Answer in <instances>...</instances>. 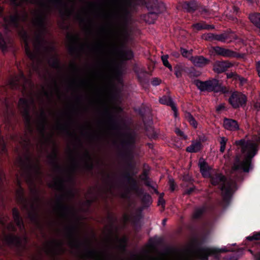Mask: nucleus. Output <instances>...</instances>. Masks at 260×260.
<instances>
[{
    "label": "nucleus",
    "instance_id": "1",
    "mask_svg": "<svg viewBox=\"0 0 260 260\" xmlns=\"http://www.w3.org/2000/svg\"><path fill=\"white\" fill-rule=\"evenodd\" d=\"M235 145L238 148L241 149L242 154H245V156L242 160L241 154L236 155L232 167L231 180L226 181V178L221 174H211L208 177L210 179L212 185L221 184L220 189L224 207H228L231 203L234 190L237 186L236 182L242 181L244 179L243 173H248L253 168L252 159L257 154L260 146V132L253 135L252 140L241 139L236 141Z\"/></svg>",
    "mask_w": 260,
    "mask_h": 260
},
{
    "label": "nucleus",
    "instance_id": "2",
    "mask_svg": "<svg viewBox=\"0 0 260 260\" xmlns=\"http://www.w3.org/2000/svg\"><path fill=\"white\" fill-rule=\"evenodd\" d=\"M47 14L43 11H39L32 22L34 25L38 29L35 34L34 43L36 51H32L30 48L29 45V36L28 32L23 28L19 32V35L24 43L25 53L28 58L32 62L39 58V54L41 53L42 48L47 53L49 52L48 48L44 46L45 43L44 35L47 32Z\"/></svg>",
    "mask_w": 260,
    "mask_h": 260
},
{
    "label": "nucleus",
    "instance_id": "3",
    "mask_svg": "<svg viewBox=\"0 0 260 260\" xmlns=\"http://www.w3.org/2000/svg\"><path fill=\"white\" fill-rule=\"evenodd\" d=\"M67 236L69 239V245L73 248L79 250L84 245L86 247V256L91 258H95L99 253L94 249L89 248V243L83 242L78 237V227L76 224H72L66 227Z\"/></svg>",
    "mask_w": 260,
    "mask_h": 260
},
{
    "label": "nucleus",
    "instance_id": "4",
    "mask_svg": "<svg viewBox=\"0 0 260 260\" xmlns=\"http://www.w3.org/2000/svg\"><path fill=\"white\" fill-rule=\"evenodd\" d=\"M207 242V237L203 236L200 240L194 238L192 243L196 248L198 257L201 260H208L210 256H213L215 259H219L221 253L229 251L226 247L219 248L217 247H202V245Z\"/></svg>",
    "mask_w": 260,
    "mask_h": 260
},
{
    "label": "nucleus",
    "instance_id": "5",
    "mask_svg": "<svg viewBox=\"0 0 260 260\" xmlns=\"http://www.w3.org/2000/svg\"><path fill=\"white\" fill-rule=\"evenodd\" d=\"M11 5L14 7L15 13L4 17L5 23V29L7 31H11V28L19 29L20 27V21L25 22L28 18L27 14L25 12L24 15L21 16L18 12L17 8L22 7L23 1L20 0H10Z\"/></svg>",
    "mask_w": 260,
    "mask_h": 260
},
{
    "label": "nucleus",
    "instance_id": "6",
    "mask_svg": "<svg viewBox=\"0 0 260 260\" xmlns=\"http://www.w3.org/2000/svg\"><path fill=\"white\" fill-rule=\"evenodd\" d=\"M193 84L201 92H221L223 93L229 92L226 87L222 86L219 80L215 78H211L204 81L196 79L193 81Z\"/></svg>",
    "mask_w": 260,
    "mask_h": 260
},
{
    "label": "nucleus",
    "instance_id": "7",
    "mask_svg": "<svg viewBox=\"0 0 260 260\" xmlns=\"http://www.w3.org/2000/svg\"><path fill=\"white\" fill-rule=\"evenodd\" d=\"M143 5L145 6L148 13L145 15L144 19L148 23H154L158 15L165 9L164 4L160 0H143Z\"/></svg>",
    "mask_w": 260,
    "mask_h": 260
},
{
    "label": "nucleus",
    "instance_id": "8",
    "mask_svg": "<svg viewBox=\"0 0 260 260\" xmlns=\"http://www.w3.org/2000/svg\"><path fill=\"white\" fill-rule=\"evenodd\" d=\"M18 162L26 177L30 181H32L34 173L37 175L41 173V167L39 162H37V163L34 164L31 157L28 155L25 156V159L19 157L18 159Z\"/></svg>",
    "mask_w": 260,
    "mask_h": 260
},
{
    "label": "nucleus",
    "instance_id": "9",
    "mask_svg": "<svg viewBox=\"0 0 260 260\" xmlns=\"http://www.w3.org/2000/svg\"><path fill=\"white\" fill-rule=\"evenodd\" d=\"M34 100L32 98L29 101L28 99L21 98L19 100L18 105L24 119L26 128L30 134L33 133L31 118L30 115V105L34 104Z\"/></svg>",
    "mask_w": 260,
    "mask_h": 260
},
{
    "label": "nucleus",
    "instance_id": "10",
    "mask_svg": "<svg viewBox=\"0 0 260 260\" xmlns=\"http://www.w3.org/2000/svg\"><path fill=\"white\" fill-rule=\"evenodd\" d=\"M126 139L122 140L121 145L123 151L119 153L120 156L125 159H131L133 158L131 148L135 143V137L129 133L125 134Z\"/></svg>",
    "mask_w": 260,
    "mask_h": 260
},
{
    "label": "nucleus",
    "instance_id": "11",
    "mask_svg": "<svg viewBox=\"0 0 260 260\" xmlns=\"http://www.w3.org/2000/svg\"><path fill=\"white\" fill-rule=\"evenodd\" d=\"M247 102V96L241 92L234 91L231 93L228 102L234 109L246 106Z\"/></svg>",
    "mask_w": 260,
    "mask_h": 260
},
{
    "label": "nucleus",
    "instance_id": "12",
    "mask_svg": "<svg viewBox=\"0 0 260 260\" xmlns=\"http://www.w3.org/2000/svg\"><path fill=\"white\" fill-rule=\"evenodd\" d=\"M67 38L72 43L69 47V52L72 55L77 54L80 51L84 49V46L82 45H77L80 43V38L78 35L69 34Z\"/></svg>",
    "mask_w": 260,
    "mask_h": 260
},
{
    "label": "nucleus",
    "instance_id": "13",
    "mask_svg": "<svg viewBox=\"0 0 260 260\" xmlns=\"http://www.w3.org/2000/svg\"><path fill=\"white\" fill-rule=\"evenodd\" d=\"M50 2L58 9L59 14L62 18L70 17L74 11V9H70L67 4L63 0H50Z\"/></svg>",
    "mask_w": 260,
    "mask_h": 260
},
{
    "label": "nucleus",
    "instance_id": "14",
    "mask_svg": "<svg viewBox=\"0 0 260 260\" xmlns=\"http://www.w3.org/2000/svg\"><path fill=\"white\" fill-rule=\"evenodd\" d=\"M65 195L59 196L57 200L56 207L61 212L63 216L68 217L70 215H75L73 208L64 202Z\"/></svg>",
    "mask_w": 260,
    "mask_h": 260
},
{
    "label": "nucleus",
    "instance_id": "15",
    "mask_svg": "<svg viewBox=\"0 0 260 260\" xmlns=\"http://www.w3.org/2000/svg\"><path fill=\"white\" fill-rule=\"evenodd\" d=\"M48 122L46 113L44 110H42L40 115V121L38 125V131L42 137L46 141H50L52 139V136L50 135L49 138L46 137V125Z\"/></svg>",
    "mask_w": 260,
    "mask_h": 260
},
{
    "label": "nucleus",
    "instance_id": "16",
    "mask_svg": "<svg viewBox=\"0 0 260 260\" xmlns=\"http://www.w3.org/2000/svg\"><path fill=\"white\" fill-rule=\"evenodd\" d=\"M213 50L216 54L223 56L224 57H241V54L239 53L222 47L215 46L213 47Z\"/></svg>",
    "mask_w": 260,
    "mask_h": 260
},
{
    "label": "nucleus",
    "instance_id": "17",
    "mask_svg": "<svg viewBox=\"0 0 260 260\" xmlns=\"http://www.w3.org/2000/svg\"><path fill=\"white\" fill-rule=\"evenodd\" d=\"M50 164L54 167L55 171L58 173H63L64 169L58 162V152L56 149H55L52 154L48 156Z\"/></svg>",
    "mask_w": 260,
    "mask_h": 260
},
{
    "label": "nucleus",
    "instance_id": "18",
    "mask_svg": "<svg viewBox=\"0 0 260 260\" xmlns=\"http://www.w3.org/2000/svg\"><path fill=\"white\" fill-rule=\"evenodd\" d=\"M233 64L228 60L216 61L213 64V70L218 74L226 71Z\"/></svg>",
    "mask_w": 260,
    "mask_h": 260
},
{
    "label": "nucleus",
    "instance_id": "19",
    "mask_svg": "<svg viewBox=\"0 0 260 260\" xmlns=\"http://www.w3.org/2000/svg\"><path fill=\"white\" fill-rule=\"evenodd\" d=\"M198 166L200 168V173L204 178H208L209 176H210L211 174L210 172L212 168L209 166L203 157H201L199 159Z\"/></svg>",
    "mask_w": 260,
    "mask_h": 260
},
{
    "label": "nucleus",
    "instance_id": "20",
    "mask_svg": "<svg viewBox=\"0 0 260 260\" xmlns=\"http://www.w3.org/2000/svg\"><path fill=\"white\" fill-rule=\"evenodd\" d=\"M223 127L229 131H237L239 129L238 121L234 119L224 117L223 119Z\"/></svg>",
    "mask_w": 260,
    "mask_h": 260
},
{
    "label": "nucleus",
    "instance_id": "21",
    "mask_svg": "<svg viewBox=\"0 0 260 260\" xmlns=\"http://www.w3.org/2000/svg\"><path fill=\"white\" fill-rule=\"evenodd\" d=\"M19 188L16 190L17 200L18 203L22 205L23 209L28 210V207L27 203V199L25 197L24 190L20 185V182L18 181Z\"/></svg>",
    "mask_w": 260,
    "mask_h": 260
},
{
    "label": "nucleus",
    "instance_id": "22",
    "mask_svg": "<svg viewBox=\"0 0 260 260\" xmlns=\"http://www.w3.org/2000/svg\"><path fill=\"white\" fill-rule=\"evenodd\" d=\"M182 7L187 12L193 13L199 8V3L196 0L186 1L183 3Z\"/></svg>",
    "mask_w": 260,
    "mask_h": 260
},
{
    "label": "nucleus",
    "instance_id": "23",
    "mask_svg": "<svg viewBox=\"0 0 260 260\" xmlns=\"http://www.w3.org/2000/svg\"><path fill=\"white\" fill-rule=\"evenodd\" d=\"M5 240L10 246L19 247L22 245V240L21 238L13 234L6 235L5 237Z\"/></svg>",
    "mask_w": 260,
    "mask_h": 260
},
{
    "label": "nucleus",
    "instance_id": "24",
    "mask_svg": "<svg viewBox=\"0 0 260 260\" xmlns=\"http://www.w3.org/2000/svg\"><path fill=\"white\" fill-rule=\"evenodd\" d=\"M190 60L194 66L199 68H203L210 63V60L203 56H192Z\"/></svg>",
    "mask_w": 260,
    "mask_h": 260
},
{
    "label": "nucleus",
    "instance_id": "25",
    "mask_svg": "<svg viewBox=\"0 0 260 260\" xmlns=\"http://www.w3.org/2000/svg\"><path fill=\"white\" fill-rule=\"evenodd\" d=\"M30 207L32 211L28 212V217L33 223L38 226H41L40 216L37 211V208L34 204L31 205Z\"/></svg>",
    "mask_w": 260,
    "mask_h": 260
},
{
    "label": "nucleus",
    "instance_id": "26",
    "mask_svg": "<svg viewBox=\"0 0 260 260\" xmlns=\"http://www.w3.org/2000/svg\"><path fill=\"white\" fill-rule=\"evenodd\" d=\"M104 113L108 117V121L111 126V128L113 129H119V125L117 119L108 108L106 107L105 108Z\"/></svg>",
    "mask_w": 260,
    "mask_h": 260
},
{
    "label": "nucleus",
    "instance_id": "27",
    "mask_svg": "<svg viewBox=\"0 0 260 260\" xmlns=\"http://www.w3.org/2000/svg\"><path fill=\"white\" fill-rule=\"evenodd\" d=\"M12 214L14 221L18 228L21 230H24L25 228L24 224L22 218L17 208H13Z\"/></svg>",
    "mask_w": 260,
    "mask_h": 260
},
{
    "label": "nucleus",
    "instance_id": "28",
    "mask_svg": "<svg viewBox=\"0 0 260 260\" xmlns=\"http://www.w3.org/2000/svg\"><path fill=\"white\" fill-rule=\"evenodd\" d=\"M138 197L141 198L142 205L144 207H149L152 203L151 196L148 193L144 192L143 189L139 190Z\"/></svg>",
    "mask_w": 260,
    "mask_h": 260
},
{
    "label": "nucleus",
    "instance_id": "29",
    "mask_svg": "<svg viewBox=\"0 0 260 260\" xmlns=\"http://www.w3.org/2000/svg\"><path fill=\"white\" fill-rule=\"evenodd\" d=\"M191 27L194 31H198L203 29H214L215 26L213 25L207 24L204 21H202L200 22L193 23L191 25Z\"/></svg>",
    "mask_w": 260,
    "mask_h": 260
},
{
    "label": "nucleus",
    "instance_id": "30",
    "mask_svg": "<svg viewBox=\"0 0 260 260\" xmlns=\"http://www.w3.org/2000/svg\"><path fill=\"white\" fill-rule=\"evenodd\" d=\"M203 145L200 141L191 142V144L186 148V151L189 153H197L202 150Z\"/></svg>",
    "mask_w": 260,
    "mask_h": 260
},
{
    "label": "nucleus",
    "instance_id": "31",
    "mask_svg": "<svg viewBox=\"0 0 260 260\" xmlns=\"http://www.w3.org/2000/svg\"><path fill=\"white\" fill-rule=\"evenodd\" d=\"M83 158L85 160V168L89 171H92L94 168V165L92 161V158L87 150L85 151L83 155Z\"/></svg>",
    "mask_w": 260,
    "mask_h": 260
},
{
    "label": "nucleus",
    "instance_id": "32",
    "mask_svg": "<svg viewBox=\"0 0 260 260\" xmlns=\"http://www.w3.org/2000/svg\"><path fill=\"white\" fill-rule=\"evenodd\" d=\"M66 180L62 177H59L53 183H50L49 187L59 190H64Z\"/></svg>",
    "mask_w": 260,
    "mask_h": 260
},
{
    "label": "nucleus",
    "instance_id": "33",
    "mask_svg": "<svg viewBox=\"0 0 260 260\" xmlns=\"http://www.w3.org/2000/svg\"><path fill=\"white\" fill-rule=\"evenodd\" d=\"M58 128L60 130H61L63 133H66V135H68V136L75 137V139L79 142L80 146L81 147H82V143L81 141V140L78 137H77L75 133H72L70 131L68 125L59 124L58 126Z\"/></svg>",
    "mask_w": 260,
    "mask_h": 260
},
{
    "label": "nucleus",
    "instance_id": "34",
    "mask_svg": "<svg viewBox=\"0 0 260 260\" xmlns=\"http://www.w3.org/2000/svg\"><path fill=\"white\" fill-rule=\"evenodd\" d=\"M128 14V11L127 9H124L122 14L118 15V19L120 20L119 26L120 28L127 25L128 22L127 16Z\"/></svg>",
    "mask_w": 260,
    "mask_h": 260
},
{
    "label": "nucleus",
    "instance_id": "35",
    "mask_svg": "<svg viewBox=\"0 0 260 260\" xmlns=\"http://www.w3.org/2000/svg\"><path fill=\"white\" fill-rule=\"evenodd\" d=\"M249 19L251 23L260 30V13L251 14L249 16Z\"/></svg>",
    "mask_w": 260,
    "mask_h": 260
},
{
    "label": "nucleus",
    "instance_id": "36",
    "mask_svg": "<svg viewBox=\"0 0 260 260\" xmlns=\"http://www.w3.org/2000/svg\"><path fill=\"white\" fill-rule=\"evenodd\" d=\"M49 65L52 68L60 70L61 65L59 59L56 56H53L47 60Z\"/></svg>",
    "mask_w": 260,
    "mask_h": 260
},
{
    "label": "nucleus",
    "instance_id": "37",
    "mask_svg": "<svg viewBox=\"0 0 260 260\" xmlns=\"http://www.w3.org/2000/svg\"><path fill=\"white\" fill-rule=\"evenodd\" d=\"M119 54L121 58L125 60L132 59L134 57V53L131 49L119 50Z\"/></svg>",
    "mask_w": 260,
    "mask_h": 260
},
{
    "label": "nucleus",
    "instance_id": "38",
    "mask_svg": "<svg viewBox=\"0 0 260 260\" xmlns=\"http://www.w3.org/2000/svg\"><path fill=\"white\" fill-rule=\"evenodd\" d=\"M206 210L204 206L196 209L192 215V218L194 220H199L202 218Z\"/></svg>",
    "mask_w": 260,
    "mask_h": 260
},
{
    "label": "nucleus",
    "instance_id": "39",
    "mask_svg": "<svg viewBox=\"0 0 260 260\" xmlns=\"http://www.w3.org/2000/svg\"><path fill=\"white\" fill-rule=\"evenodd\" d=\"M185 72L190 78L198 77L201 75V72L194 67L187 68Z\"/></svg>",
    "mask_w": 260,
    "mask_h": 260
},
{
    "label": "nucleus",
    "instance_id": "40",
    "mask_svg": "<svg viewBox=\"0 0 260 260\" xmlns=\"http://www.w3.org/2000/svg\"><path fill=\"white\" fill-rule=\"evenodd\" d=\"M9 85L13 89H16L19 88V79L17 76L11 78L9 80Z\"/></svg>",
    "mask_w": 260,
    "mask_h": 260
},
{
    "label": "nucleus",
    "instance_id": "41",
    "mask_svg": "<svg viewBox=\"0 0 260 260\" xmlns=\"http://www.w3.org/2000/svg\"><path fill=\"white\" fill-rule=\"evenodd\" d=\"M197 10L204 18H206L207 16L210 15L209 10L206 6L202 5L200 3H199V7Z\"/></svg>",
    "mask_w": 260,
    "mask_h": 260
},
{
    "label": "nucleus",
    "instance_id": "42",
    "mask_svg": "<svg viewBox=\"0 0 260 260\" xmlns=\"http://www.w3.org/2000/svg\"><path fill=\"white\" fill-rule=\"evenodd\" d=\"M147 74L148 72L147 71H144L137 75V78L141 83L143 84L148 82Z\"/></svg>",
    "mask_w": 260,
    "mask_h": 260
},
{
    "label": "nucleus",
    "instance_id": "43",
    "mask_svg": "<svg viewBox=\"0 0 260 260\" xmlns=\"http://www.w3.org/2000/svg\"><path fill=\"white\" fill-rule=\"evenodd\" d=\"M0 49L3 52L7 51L8 50L7 42L1 32H0Z\"/></svg>",
    "mask_w": 260,
    "mask_h": 260
},
{
    "label": "nucleus",
    "instance_id": "44",
    "mask_svg": "<svg viewBox=\"0 0 260 260\" xmlns=\"http://www.w3.org/2000/svg\"><path fill=\"white\" fill-rule=\"evenodd\" d=\"M186 118L191 125H192L195 128L197 127L198 122L190 113H187L186 114Z\"/></svg>",
    "mask_w": 260,
    "mask_h": 260
},
{
    "label": "nucleus",
    "instance_id": "45",
    "mask_svg": "<svg viewBox=\"0 0 260 260\" xmlns=\"http://www.w3.org/2000/svg\"><path fill=\"white\" fill-rule=\"evenodd\" d=\"M184 71V67L181 64H177L174 67V74L177 78H180Z\"/></svg>",
    "mask_w": 260,
    "mask_h": 260
},
{
    "label": "nucleus",
    "instance_id": "46",
    "mask_svg": "<svg viewBox=\"0 0 260 260\" xmlns=\"http://www.w3.org/2000/svg\"><path fill=\"white\" fill-rule=\"evenodd\" d=\"M229 38V35L228 33L224 32L219 35L216 34L215 40L221 42H225Z\"/></svg>",
    "mask_w": 260,
    "mask_h": 260
},
{
    "label": "nucleus",
    "instance_id": "47",
    "mask_svg": "<svg viewBox=\"0 0 260 260\" xmlns=\"http://www.w3.org/2000/svg\"><path fill=\"white\" fill-rule=\"evenodd\" d=\"M228 141V139L224 137H222L220 138L219 143L220 144V152L221 153H223L225 149V147L226 145V143Z\"/></svg>",
    "mask_w": 260,
    "mask_h": 260
},
{
    "label": "nucleus",
    "instance_id": "48",
    "mask_svg": "<svg viewBox=\"0 0 260 260\" xmlns=\"http://www.w3.org/2000/svg\"><path fill=\"white\" fill-rule=\"evenodd\" d=\"M168 55H164L161 57V60L164 66L168 68L170 70V71H172L173 70V68L171 64L168 61Z\"/></svg>",
    "mask_w": 260,
    "mask_h": 260
},
{
    "label": "nucleus",
    "instance_id": "49",
    "mask_svg": "<svg viewBox=\"0 0 260 260\" xmlns=\"http://www.w3.org/2000/svg\"><path fill=\"white\" fill-rule=\"evenodd\" d=\"M119 241V247L122 250H125L126 247V243L127 239L126 237H123L121 239H118Z\"/></svg>",
    "mask_w": 260,
    "mask_h": 260
},
{
    "label": "nucleus",
    "instance_id": "50",
    "mask_svg": "<svg viewBox=\"0 0 260 260\" xmlns=\"http://www.w3.org/2000/svg\"><path fill=\"white\" fill-rule=\"evenodd\" d=\"M127 183L130 185L131 189L135 190L138 194L139 190H140L141 189L139 188L136 180L133 178L132 180Z\"/></svg>",
    "mask_w": 260,
    "mask_h": 260
},
{
    "label": "nucleus",
    "instance_id": "51",
    "mask_svg": "<svg viewBox=\"0 0 260 260\" xmlns=\"http://www.w3.org/2000/svg\"><path fill=\"white\" fill-rule=\"evenodd\" d=\"M173 101L172 99L167 96H164L162 98H160L159 102L160 104L163 105H166L169 106V105Z\"/></svg>",
    "mask_w": 260,
    "mask_h": 260
},
{
    "label": "nucleus",
    "instance_id": "52",
    "mask_svg": "<svg viewBox=\"0 0 260 260\" xmlns=\"http://www.w3.org/2000/svg\"><path fill=\"white\" fill-rule=\"evenodd\" d=\"M228 108L225 106V103H221L216 107V112L220 114L222 111H227Z\"/></svg>",
    "mask_w": 260,
    "mask_h": 260
},
{
    "label": "nucleus",
    "instance_id": "53",
    "mask_svg": "<svg viewBox=\"0 0 260 260\" xmlns=\"http://www.w3.org/2000/svg\"><path fill=\"white\" fill-rule=\"evenodd\" d=\"M246 239L250 241L260 240V232H254L252 236H248Z\"/></svg>",
    "mask_w": 260,
    "mask_h": 260
},
{
    "label": "nucleus",
    "instance_id": "54",
    "mask_svg": "<svg viewBox=\"0 0 260 260\" xmlns=\"http://www.w3.org/2000/svg\"><path fill=\"white\" fill-rule=\"evenodd\" d=\"M23 1L31 4H38L40 5L41 7H45L46 6V4L44 2L40 0H23Z\"/></svg>",
    "mask_w": 260,
    "mask_h": 260
},
{
    "label": "nucleus",
    "instance_id": "55",
    "mask_svg": "<svg viewBox=\"0 0 260 260\" xmlns=\"http://www.w3.org/2000/svg\"><path fill=\"white\" fill-rule=\"evenodd\" d=\"M141 217H142V216H141V213L140 212L137 213L134 216H133V217L132 218V221H133V224L135 225H136L137 224H138Z\"/></svg>",
    "mask_w": 260,
    "mask_h": 260
},
{
    "label": "nucleus",
    "instance_id": "56",
    "mask_svg": "<svg viewBox=\"0 0 260 260\" xmlns=\"http://www.w3.org/2000/svg\"><path fill=\"white\" fill-rule=\"evenodd\" d=\"M175 132L178 136L180 137L182 139L186 140L187 139V136L185 135L184 132L180 129L179 128H176Z\"/></svg>",
    "mask_w": 260,
    "mask_h": 260
},
{
    "label": "nucleus",
    "instance_id": "57",
    "mask_svg": "<svg viewBox=\"0 0 260 260\" xmlns=\"http://www.w3.org/2000/svg\"><path fill=\"white\" fill-rule=\"evenodd\" d=\"M215 38H216V34L211 33V32H209L206 35L205 40L206 41H208L212 42L213 41H216Z\"/></svg>",
    "mask_w": 260,
    "mask_h": 260
},
{
    "label": "nucleus",
    "instance_id": "58",
    "mask_svg": "<svg viewBox=\"0 0 260 260\" xmlns=\"http://www.w3.org/2000/svg\"><path fill=\"white\" fill-rule=\"evenodd\" d=\"M123 178L127 183H128L133 178L129 171H126L123 175Z\"/></svg>",
    "mask_w": 260,
    "mask_h": 260
},
{
    "label": "nucleus",
    "instance_id": "59",
    "mask_svg": "<svg viewBox=\"0 0 260 260\" xmlns=\"http://www.w3.org/2000/svg\"><path fill=\"white\" fill-rule=\"evenodd\" d=\"M141 179L143 180H147L149 179L148 177V171L146 169H144L143 170L142 173L141 175Z\"/></svg>",
    "mask_w": 260,
    "mask_h": 260
},
{
    "label": "nucleus",
    "instance_id": "60",
    "mask_svg": "<svg viewBox=\"0 0 260 260\" xmlns=\"http://www.w3.org/2000/svg\"><path fill=\"white\" fill-rule=\"evenodd\" d=\"M50 244L51 246H55L60 248H62L63 245L61 242L57 241L56 240H53L50 243Z\"/></svg>",
    "mask_w": 260,
    "mask_h": 260
},
{
    "label": "nucleus",
    "instance_id": "61",
    "mask_svg": "<svg viewBox=\"0 0 260 260\" xmlns=\"http://www.w3.org/2000/svg\"><path fill=\"white\" fill-rule=\"evenodd\" d=\"M169 106L171 107L172 110L174 111L175 116L176 117L177 116V107H176L174 102L172 101L171 102V104L170 103L169 105Z\"/></svg>",
    "mask_w": 260,
    "mask_h": 260
},
{
    "label": "nucleus",
    "instance_id": "62",
    "mask_svg": "<svg viewBox=\"0 0 260 260\" xmlns=\"http://www.w3.org/2000/svg\"><path fill=\"white\" fill-rule=\"evenodd\" d=\"M31 191L33 192V193L35 194L36 201L37 202H40V197H39V194H38V190L37 189H31Z\"/></svg>",
    "mask_w": 260,
    "mask_h": 260
},
{
    "label": "nucleus",
    "instance_id": "63",
    "mask_svg": "<svg viewBox=\"0 0 260 260\" xmlns=\"http://www.w3.org/2000/svg\"><path fill=\"white\" fill-rule=\"evenodd\" d=\"M114 73L117 77H120L121 75V71L119 67L116 66L114 69Z\"/></svg>",
    "mask_w": 260,
    "mask_h": 260
},
{
    "label": "nucleus",
    "instance_id": "64",
    "mask_svg": "<svg viewBox=\"0 0 260 260\" xmlns=\"http://www.w3.org/2000/svg\"><path fill=\"white\" fill-rule=\"evenodd\" d=\"M160 83V80L156 78H154L151 81V84L153 86H157Z\"/></svg>",
    "mask_w": 260,
    "mask_h": 260
}]
</instances>
